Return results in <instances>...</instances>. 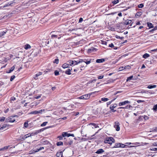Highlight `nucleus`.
Listing matches in <instances>:
<instances>
[{
    "label": "nucleus",
    "instance_id": "e433bc0d",
    "mask_svg": "<svg viewBox=\"0 0 157 157\" xmlns=\"http://www.w3.org/2000/svg\"><path fill=\"white\" fill-rule=\"evenodd\" d=\"M133 76L132 75L128 77L126 81L128 82V81H130L133 78Z\"/></svg>",
    "mask_w": 157,
    "mask_h": 157
},
{
    "label": "nucleus",
    "instance_id": "39448f33",
    "mask_svg": "<svg viewBox=\"0 0 157 157\" xmlns=\"http://www.w3.org/2000/svg\"><path fill=\"white\" fill-rule=\"evenodd\" d=\"M119 125L120 124L117 121L115 122L114 127L117 131H119L120 130Z\"/></svg>",
    "mask_w": 157,
    "mask_h": 157
},
{
    "label": "nucleus",
    "instance_id": "0eeeda50",
    "mask_svg": "<svg viewBox=\"0 0 157 157\" xmlns=\"http://www.w3.org/2000/svg\"><path fill=\"white\" fill-rule=\"evenodd\" d=\"M42 112V110H40L39 111L35 110V111H32L30 113V114H38L39 113H41Z\"/></svg>",
    "mask_w": 157,
    "mask_h": 157
},
{
    "label": "nucleus",
    "instance_id": "4d7b16f0",
    "mask_svg": "<svg viewBox=\"0 0 157 157\" xmlns=\"http://www.w3.org/2000/svg\"><path fill=\"white\" fill-rule=\"evenodd\" d=\"M125 147V145L122 144H120V147Z\"/></svg>",
    "mask_w": 157,
    "mask_h": 157
},
{
    "label": "nucleus",
    "instance_id": "f03ea898",
    "mask_svg": "<svg viewBox=\"0 0 157 157\" xmlns=\"http://www.w3.org/2000/svg\"><path fill=\"white\" fill-rule=\"evenodd\" d=\"M82 62H83V60L81 59L78 61L75 60H70L69 62L70 66H73L77 65L80 63H82Z\"/></svg>",
    "mask_w": 157,
    "mask_h": 157
},
{
    "label": "nucleus",
    "instance_id": "58836bf2",
    "mask_svg": "<svg viewBox=\"0 0 157 157\" xmlns=\"http://www.w3.org/2000/svg\"><path fill=\"white\" fill-rule=\"evenodd\" d=\"M56 144L57 146H60L63 144V143L61 141H59V142H58Z\"/></svg>",
    "mask_w": 157,
    "mask_h": 157
},
{
    "label": "nucleus",
    "instance_id": "4c0bfd02",
    "mask_svg": "<svg viewBox=\"0 0 157 157\" xmlns=\"http://www.w3.org/2000/svg\"><path fill=\"white\" fill-rule=\"evenodd\" d=\"M131 69V67L130 66L127 65L126 66L124 67V69Z\"/></svg>",
    "mask_w": 157,
    "mask_h": 157
},
{
    "label": "nucleus",
    "instance_id": "f3484780",
    "mask_svg": "<svg viewBox=\"0 0 157 157\" xmlns=\"http://www.w3.org/2000/svg\"><path fill=\"white\" fill-rule=\"evenodd\" d=\"M42 74V73L41 72H39L37 74H36V75L34 77V79H37V77L41 75Z\"/></svg>",
    "mask_w": 157,
    "mask_h": 157
},
{
    "label": "nucleus",
    "instance_id": "49530a36",
    "mask_svg": "<svg viewBox=\"0 0 157 157\" xmlns=\"http://www.w3.org/2000/svg\"><path fill=\"white\" fill-rule=\"evenodd\" d=\"M15 76L14 75H13V76H12L11 77V78H10V80L11 81H12L14 79V78H15Z\"/></svg>",
    "mask_w": 157,
    "mask_h": 157
},
{
    "label": "nucleus",
    "instance_id": "8fccbe9b",
    "mask_svg": "<svg viewBox=\"0 0 157 157\" xmlns=\"http://www.w3.org/2000/svg\"><path fill=\"white\" fill-rule=\"evenodd\" d=\"M8 147L9 146H6L2 147V151L7 149L8 148Z\"/></svg>",
    "mask_w": 157,
    "mask_h": 157
},
{
    "label": "nucleus",
    "instance_id": "a18cd8bd",
    "mask_svg": "<svg viewBox=\"0 0 157 157\" xmlns=\"http://www.w3.org/2000/svg\"><path fill=\"white\" fill-rule=\"evenodd\" d=\"M144 6V5L143 4H140L138 5V7L139 8H142Z\"/></svg>",
    "mask_w": 157,
    "mask_h": 157
},
{
    "label": "nucleus",
    "instance_id": "69168bd1",
    "mask_svg": "<svg viewBox=\"0 0 157 157\" xmlns=\"http://www.w3.org/2000/svg\"><path fill=\"white\" fill-rule=\"evenodd\" d=\"M41 97V95H40L38 96H37L36 97H35V98L36 99H39V98H40Z\"/></svg>",
    "mask_w": 157,
    "mask_h": 157
},
{
    "label": "nucleus",
    "instance_id": "412c9836",
    "mask_svg": "<svg viewBox=\"0 0 157 157\" xmlns=\"http://www.w3.org/2000/svg\"><path fill=\"white\" fill-rule=\"evenodd\" d=\"M91 124L92 125V128H96L98 127V125L97 124H95L94 123H91V124Z\"/></svg>",
    "mask_w": 157,
    "mask_h": 157
},
{
    "label": "nucleus",
    "instance_id": "b1692460",
    "mask_svg": "<svg viewBox=\"0 0 157 157\" xmlns=\"http://www.w3.org/2000/svg\"><path fill=\"white\" fill-rule=\"evenodd\" d=\"M30 48V46L28 44H27L24 46V48L26 50Z\"/></svg>",
    "mask_w": 157,
    "mask_h": 157
},
{
    "label": "nucleus",
    "instance_id": "bb28decb",
    "mask_svg": "<svg viewBox=\"0 0 157 157\" xmlns=\"http://www.w3.org/2000/svg\"><path fill=\"white\" fill-rule=\"evenodd\" d=\"M149 56L150 55L149 54L147 53H145L143 55V58L146 59L147 58L149 57Z\"/></svg>",
    "mask_w": 157,
    "mask_h": 157
},
{
    "label": "nucleus",
    "instance_id": "20e7f679",
    "mask_svg": "<svg viewBox=\"0 0 157 157\" xmlns=\"http://www.w3.org/2000/svg\"><path fill=\"white\" fill-rule=\"evenodd\" d=\"M62 136L64 137L66 136H67L68 137H69L70 136L74 137V134L68 133L67 132H63L62 133Z\"/></svg>",
    "mask_w": 157,
    "mask_h": 157
},
{
    "label": "nucleus",
    "instance_id": "c03bdc74",
    "mask_svg": "<svg viewBox=\"0 0 157 157\" xmlns=\"http://www.w3.org/2000/svg\"><path fill=\"white\" fill-rule=\"evenodd\" d=\"M54 73L55 75H58L59 74V71L57 70H56L55 71Z\"/></svg>",
    "mask_w": 157,
    "mask_h": 157
},
{
    "label": "nucleus",
    "instance_id": "4468645a",
    "mask_svg": "<svg viewBox=\"0 0 157 157\" xmlns=\"http://www.w3.org/2000/svg\"><path fill=\"white\" fill-rule=\"evenodd\" d=\"M57 157H63V153L62 152L60 151L57 152L56 153Z\"/></svg>",
    "mask_w": 157,
    "mask_h": 157
},
{
    "label": "nucleus",
    "instance_id": "a211bd4d",
    "mask_svg": "<svg viewBox=\"0 0 157 157\" xmlns=\"http://www.w3.org/2000/svg\"><path fill=\"white\" fill-rule=\"evenodd\" d=\"M13 117H10L9 118V121L10 122H13L15 121L14 119H13Z\"/></svg>",
    "mask_w": 157,
    "mask_h": 157
},
{
    "label": "nucleus",
    "instance_id": "7ed1b4c3",
    "mask_svg": "<svg viewBox=\"0 0 157 157\" xmlns=\"http://www.w3.org/2000/svg\"><path fill=\"white\" fill-rule=\"evenodd\" d=\"M90 96L88 94H86L82 95L79 97L78 98H77L80 99H85L86 100L89 99L90 98Z\"/></svg>",
    "mask_w": 157,
    "mask_h": 157
},
{
    "label": "nucleus",
    "instance_id": "2eb2a0df",
    "mask_svg": "<svg viewBox=\"0 0 157 157\" xmlns=\"http://www.w3.org/2000/svg\"><path fill=\"white\" fill-rule=\"evenodd\" d=\"M132 21L130 20H127L124 22V24L126 25H128L131 23Z\"/></svg>",
    "mask_w": 157,
    "mask_h": 157
},
{
    "label": "nucleus",
    "instance_id": "c9c22d12",
    "mask_svg": "<svg viewBox=\"0 0 157 157\" xmlns=\"http://www.w3.org/2000/svg\"><path fill=\"white\" fill-rule=\"evenodd\" d=\"M150 150L153 151H157V148L151 147L150 149Z\"/></svg>",
    "mask_w": 157,
    "mask_h": 157
},
{
    "label": "nucleus",
    "instance_id": "6ab92c4d",
    "mask_svg": "<svg viewBox=\"0 0 157 157\" xmlns=\"http://www.w3.org/2000/svg\"><path fill=\"white\" fill-rule=\"evenodd\" d=\"M13 4V3L12 2H9L7 4H5L4 6V7H7L9 6H12V4Z\"/></svg>",
    "mask_w": 157,
    "mask_h": 157
},
{
    "label": "nucleus",
    "instance_id": "864d4df0",
    "mask_svg": "<svg viewBox=\"0 0 157 157\" xmlns=\"http://www.w3.org/2000/svg\"><path fill=\"white\" fill-rule=\"evenodd\" d=\"M124 67H120L119 68V71H122L124 69Z\"/></svg>",
    "mask_w": 157,
    "mask_h": 157
},
{
    "label": "nucleus",
    "instance_id": "1a4fd4ad",
    "mask_svg": "<svg viewBox=\"0 0 157 157\" xmlns=\"http://www.w3.org/2000/svg\"><path fill=\"white\" fill-rule=\"evenodd\" d=\"M58 35L56 34H53L51 35L52 38V39L53 38H57L59 39L61 38V36L60 35H59V37H58Z\"/></svg>",
    "mask_w": 157,
    "mask_h": 157
},
{
    "label": "nucleus",
    "instance_id": "a19ab883",
    "mask_svg": "<svg viewBox=\"0 0 157 157\" xmlns=\"http://www.w3.org/2000/svg\"><path fill=\"white\" fill-rule=\"evenodd\" d=\"M48 123V122H44V123H43L41 124V126H42V127H44V126H45L46 124H47Z\"/></svg>",
    "mask_w": 157,
    "mask_h": 157
},
{
    "label": "nucleus",
    "instance_id": "338daca9",
    "mask_svg": "<svg viewBox=\"0 0 157 157\" xmlns=\"http://www.w3.org/2000/svg\"><path fill=\"white\" fill-rule=\"evenodd\" d=\"M143 101H144L141 100H138L137 101V102L139 103L142 102H143Z\"/></svg>",
    "mask_w": 157,
    "mask_h": 157
},
{
    "label": "nucleus",
    "instance_id": "c85d7f7f",
    "mask_svg": "<svg viewBox=\"0 0 157 157\" xmlns=\"http://www.w3.org/2000/svg\"><path fill=\"white\" fill-rule=\"evenodd\" d=\"M147 26L149 27V28H153L154 26L153 24L150 23H147Z\"/></svg>",
    "mask_w": 157,
    "mask_h": 157
},
{
    "label": "nucleus",
    "instance_id": "de8ad7c7",
    "mask_svg": "<svg viewBox=\"0 0 157 157\" xmlns=\"http://www.w3.org/2000/svg\"><path fill=\"white\" fill-rule=\"evenodd\" d=\"M5 117H2L0 118V121H3L5 119Z\"/></svg>",
    "mask_w": 157,
    "mask_h": 157
},
{
    "label": "nucleus",
    "instance_id": "aec40b11",
    "mask_svg": "<svg viewBox=\"0 0 157 157\" xmlns=\"http://www.w3.org/2000/svg\"><path fill=\"white\" fill-rule=\"evenodd\" d=\"M156 87V85H149L147 87L148 89H152V88H155Z\"/></svg>",
    "mask_w": 157,
    "mask_h": 157
},
{
    "label": "nucleus",
    "instance_id": "5701e85b",
    "mask_svg": "<svg viewBox=\"0 0 157 157\" xmlns=\"http://www.w3.org/2000/svg\"><path fill=\"white\" fill-rule=\"evenodd\" d=\"M154 112H156L157 111V104L155 105L152 109Z\"/></svg>",
    "mask_w": 157,
    "mask_h": 157
},
{
    "label": "nucleus",
    "instance_id": "9d476101",
    "mask_svg": "<svg viewBox=\"0 0 157 157\" xmlns=\"http://www.w3.org/2000/svg\"><path fill=\"white\" fill-rule=\"evenodd\" d=\"M7 32L6 29H5L4 30H2L0 32V37H2Z\"/></svg>",
    "mask_w": 157,
    "mask_h": 157
},
{
    "label": "nucleus",
    "instance_id": "3c124183",
    "mask_svg": "<svg viewBox=\"0 0 157 157\" xmlns=\"http://www.w3.org/2000/svg\"><path fill=\"white\" fill-rule=\"evenodd\" d=\"M115 80L111 79V80H109V82H108L107 83H113L114 82Z\"/></svg>",
    "mask_w": 157,
    "mask_h": 157
},
{
    "label": "nucleus",
    "instance_id": "393cba45",
    "mask_svg": "<svg viewBox=\"0 0 157 157\" xmlns=\"http://www.w3.org/2000/svg\"><path fill=\"white\" fill-rule=\"evenodd\" d=\"M71 70L70 69H68L65 71V73L67 75H71Z\"/></svg>",
    "mask_w": 157,
    "mask_h": 157
},
{
    "label": "nucleus",
    "instance_id": "423d86ee",
    "mask_svg": "<svg viewBox=\"0 0 157 157\" xmlns=\"http://www.w3.org/2000/svg\"><path fill=\"white\" fill-rule=\"evenodd\" d=\"M130 102L128 101H124L121 102L119 103V106H122L125 105L126 104H130Z\"/></svg>",
    "mask_w": 157,
    "mask_h": 157
},
{
    "label": "nucleus",
    "instance_id": "7c9ffc66",
    "mask_svg": "<svg viewBox=\"0 0 157 157\" xmlns=\"http://www.w3.org/2000/svg\"><path fill=\"white\" fill-rule=\"evenodd\" d=\"M120 143H116L115 144V146L113 147V148L115 147H120Z\"/></svg>",
    "mask_w": 157,
    "mask_h": 157
},
{
    "label": "nucleus",
    "instance_id": "e2e57ef3",
    "mask_svg": "<svg viewBox=\"0 0 157 157\" xmlns=\"http://www.w3.org/2000/svg\"><path fill=\"white\" fill-rule=\"evenodd\" d=\"M15 99H16V98H15V97H12L11 98V101H14L15 100Z\"/></svg>",
    "mask_w": 157,
    "mask_h": 157
},
{
    "label": "nucleus",
    "instance_id": "bf43d9fd",
    "mask_svg": "<svg viewBox=\"0 0 157 157\" xmlns=\"http://www.w3.org/2000/svg\"><path fill=\"white\" fill-rule=\"evenodd\" d=\"M144 118L145 119V120H147L148 119L149 117L147 116H144Z\"/></svg>",
    "mask_w": 157,
    "mask_h": 157
},
{
    "label": "nucleus",
    "instance_id": "0e129e2a",
    "mask_svg": "<svg viewBox=\"0 0 157 157\" xmlns=\"http://www.w3.org/2000/svg\"><path fill=\"white\" fill-rule=\"evenodd\" d=\"M96 80H97L96 79H93V80H92L91 81H90V83H91L93 82H94L96 81Z\"/></svg>",
    "mask_w": 157,
    "mask_h": 157
},
{
    "label": "nucleus",
    "instance_id": "ea45409f",
    "mask_svg": "<svg viewBox=\"0 0 157 157\" xmlns=\"http://www.w3.org/2000/svg\"><path fill=\"white\" fill-rule=\"evenodd\" d=\"M15 68V67L13 66L10 70V71L8 72V73H10L11 71H13Z\"/></svg>",
    "mask_w": 157,
    "mask_h": 157
},
{
    "label": "nucleus",
    "instance_id": "680f3d73",
    "mask_svg": "<svg viewBox=\"0 0 157 157\" xmlns=\"http://www.w3.org/2000/svg\"><path fill=\"white\" fill-rule=\"evenodd\" d=\"M112 103V101H109L107 103V106H108V105H110Z\"/></svg>",
    "mask_w": 157,
    "mask_h": 157
},
{
    "label": "nucleus",
    "instance_id": "09e8293b",
    "mask_svg": "<svg viewBox=\"0 0 157 157\" xmlns=\"http://www.w3.org/2000/svg\"><path fill=\"white\" fill-rule=\"evenodd\" d=\"M140 143H139L136 142L135 143H133L132 144H133L135 145H137V146H139L140 145H139Z\"/></svg>",
    "mask_w": 157,
    "mask_h": 157
},
{
    "label": "nucleus",
    "instance_id": "f704fd0d",
    "mask_svg": "<svg viewBox=\"0 0 157 157\" xmlns=\"http://www.w3.org/2000/svg\"><path fill=\"white\" fill-rule=\"evenodd\" d=\"M70 106H71V107H70V106H69L68 107L67 109H70L71 108H75V107L74 106V105H72V104Z\"/></svg>",
    "mask_w": 157,
    "mask_h": 157
},
{
    "label": "nucleus",
    "instance_id": "473e14b6",
    "mask_svg": "<svg viewBox=\"0 0 157 157\" xmlns=\"http://www.w3.org/2000/svg\"><path fill=\"white\" fill-rule=\"evenodd\" d=\"M109 99L107 98H101V100L104 101H106L109 100Z\"/></svg>",
    "mask_w": 157,
    "mask_h": 157
},
{
    "label": "nucleus",
    "instance_id": "f257e3e1",
    "mask_svg": "<svg viewBox=\"0 0 157 157\" xmlns=\"http://www.w3.org/2000/svg\"><path fill=\"white\" fill-rule=\"evenodd\" d=\"M115 142L114 139L112 137H109L106 138L104 141V142L106 144H111L113 143H114Z\"/></svg>",
    "mask_w": 157,
    "mask_h": 157
},
{
    "label": "nucleus",
    "instance_id": "f8f14e48",
    "mask_svg": "<svg viewBox=\"0 0 157 157\" xmlns=\"http://www.w3.org/2000/svg\"><path fill=\"white\" fill-rule=\"evenodd\" d=\"M105 61V60L104 59H97L96 60V62L98 63H102L104 62Z\"/></svg>",
    "mask_w": 157,
    "mask_h": 157
},
{
    "label": "nucleus",
    "instance_id": "a878e982",
    "mask_svg": "<svg viewBox=\"0 0 157 157\" xmlns=\"http://www.w3.org/2000/svg\"><path fill=\"white\" fill-rule=\"evenodd\" d=\"M69 66V65L68 64L64 63L62 65V67L64 68H65L68 67Z\"/></svg>",
    "mask_w": 157,
    "mask_h": 157
},
{
    "label": "nucleus",
    "instance_id": "13d9d810",
    "mask_svg": "<svg viewBox=\"0 0 157 157\" xmlns=\"http://www.w3.org/2000/svg\"><path fill=\"white\" fill-rule=\"evenodd\" d=\"M82 21H83V18L82 17H81L79 19V20L78 21V22L81 23Z\"/></svg>",
    "mask_w": 157,
    "mask_h": 157
},
{
    "label": "nucleus",
    "instance_id": "2f4dec72",
    "mask_svg": "<svg viewBox=\"0 0 157 157\" xmlns=\"http://www.w3.org/2000/svg\"><path fill=\"white\" fill-rule=\"evenodd\" d=\"M83 62H84L86 63V64H90L91 62L90 60L88 61H86V59H84V60H83Z\"/></svg>",
    "mask_w": 157,
    "mask_h": 157
},
{
    "label": "nucleus",
    "instance_id": "5fc2aeb1",
    "mask_svg": "<svg viewBox=\"0 0 157 157\" xmlns=\"http://www.w3.org/2000/svg\"><path fill=\"white\" fill-rule=\"evenodd\" d=\"M63 137L62 135L61 136H60L58 137V138H59V140H62L63 139Z\"/></svg>",
    "mask_w": 157,
    "mask_h": 157
},
{
    "label": "nucleus",
    "instance_id": "4be33fe9",
    "mask_svg": "<svg viewBox=\"0 0 157 157\" xmlns=\"http://www.w3.org/2000/svg\"><path fill=\"white\" fill-rule=\"evenodd\" d=\"M7 127V125L6 124H4L3 125V126L0 128V130L2 131L4 129H5L6 128V127Z\"/></svg>",
    "mask_w": 157,
    "mask_h": 157
},
{
    "label": "nucleus",
    "instance_id": "dca6fc26",
    "mask_svg": "<svg viewBox=\"0 0 157 157\" xmlns=\"http://www.w3.org/2000/svg\"><path fill=\"white\" fill-rule=\"evenodd\" d=\"M104 152V151L102 149H98L96 152V153L99 154L102 153Z\"/></svg>",
    "mask_w": 157,
    "mask_h": 157
},
{
    "label": "nucleus",
    "instance_id": "ddd939ff",
    "mask_svg": "<svg viewBox=\"0 0 157 157\" xmlns=\"http://www.w3.org/2000/svg\"><path fill=\"white\" fill-rule=\"evenodd\" d=\"M37 133V132H35L34 133H32L31 134L28 133V134H26L25 135V136L26 138H27V137H29L31 136H33V135H34L35 134L36 135Z\"/></svg>",
    "mask_w": 157,
    "mask_h": 157
},
{
    "label": "nucleus",
    "instance_id": "6e6552de",
    "mask_svg": "<svg viewBox=\"0 0 157 157\" xmlns=\"http://www.w3.org/2000/svg\"><path fill=\"white\" fill-rule=\"evenodd\" d=\"M97 50V49L96 48L92 47L88 49V53H91L92 52H95Z\"/></svg>",
    "mask_w": 157,
    "mask_h": 157
},
{
    "label": "nucleus",
    "instance_id": "603ef678",
    "mask_svg": "<svg viewBox=\"0 0 157 157\" xmlns=\"http://www.w3.org/2000/svg\"><path fill=\"white\" fill-rule=\"evenodd\" d=\"M21 138L23 139H24L26 138L25 135H22L21 136Z\"/></svg>",
    "mask_w": 157,
    "mask_h": 157
},
{
    "label": "nucleus",
    "instance_id": "cd10ccee",
    "mask_svg": "<svg viewBox=\"0 0 157 157\" xmlns=\"http://www.w3.org/2000/svg\"><path fill=\"white\" fill-rule=\"evenodd\" d=\"M117 106V104H114L113 105H111L110 107V109H114V108L116 107Z\"/></svg>",
    "mask_w": 157,
    "mask_h": 157
},
{
    "label": "nucleus",
    "instance_id": "9b49d317",
    "mask_svg": "<svg viewBox=\"0 0 157 157\" xmlns=\"http://www.w3.org/2000/svg\"><path fill=\"white\" fill-rule=\"evenodd\" d=\"M44 149V147H40L39 149H36L33 150V152L31 153H34L35 152H37L38 151L42 150Z\"/></svg>",
    "mask_w": 157,
    "mask_h": 157
},
{
    "label": "nucleus",
    "instance_id": "c756f323",
    "mask_svg": "<svg viewBox=\"0 0 157 157\" xmlns=\"http://www.w3.org/2000/svg\"><path fill=\"white\" fill-rule=\"evenodd\" d=\"M132 106L130 105H128L126 106L125 107H121L119 108V109H128L130 108Z\"/></svg>",
    "mask_w": 157,
    "mask_h": 157
},
{
    "label": "nucleus",
    "instance_id": "6e6d98bb",
    "mask_svg": "<svg viewBox=\"0 0 157 157\" xmlns=\"http://www.w3.org/2000/svg\"><path fill=\"white\" fill-rule=\"evenodd\" d=\"M104 77L103 75H101L98 76V78L99 79H101L102 78Z\"/></svg>",
    "mask_w": 157,
    "mask_h": 157
},
{
    "label": "nucleus",
    "instance_id": "72a5a7b5",
    "mask_svg": "<svg viewBox=\"0 0 157 157\" xmlns=\"http://www.w3.org/2000/svg\"><path fill=\"white\" fill-rule=\"evenodd\" d=\"M119 0H114L112 2L113 5L116 4L119 2Z\"/></svg>",
    "mask_w": 157,
    "mask_h": 157
},
{
    "label": "nucleus",
    "instance_id": "79ce46f5",
    "mask_svg": "<svg viewBox=\"0 0 157 157\" xmlns=\"http://www.w3.org/2000/svg\"><path fill=\"white\" fill-rule=\"evenodd\" d=\"M28 126V123L26 122H25L24 124V127L25 128H27Z\"/></svg>",
    "mask_w": 157,
    "mask_h": 157
},
{
    "label": "nucleus",
    "instance_id": "774afa93",
    "mask_svg": "<svg viewBox=\"0 0 157 157\" xmlns=\"http://www.w3.org/2000/svg\"><path fill=\"white\" fill-rule=\"evenodd\" d=\"M136 15L137 16H140L141 15V14L140 13L138 12L136 13Z\"/></svg>",
    "mask_w": 157,
    "mask_h": 157
},
{
    "label": "nucleus",
    "instance_id": "052dcab7",
    "mask_svg": "<svg viewBox=\"0 0 157 157\" xmlns=\"http://www.w3.org/2000/svg\"><path fill=\"white\" fill-rule=\"evenodd\" d=\"M109 46L110 47L113 48L114 47V46L113 44H111L109 45Z\"/></svg>",
    "mask_w": 157,
    "mask_h": 157
},
{
    "label": "nucleus",
    "instance_id": "37998d69",
    "mask_svg": "<svg viewBox=\"0 0 157 157\" xmlns=\"http://www.w3.org/2000/svg\"><path fill=\"white\" fill-rule=\"evenodd\" d=\"M59 62V59H56L54 61V63H55L56 64L58 63Z\"/></svg>",
    "mask_w": 157,
    "mask_h": 157
}]
</instances>
